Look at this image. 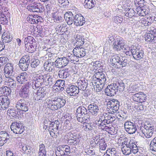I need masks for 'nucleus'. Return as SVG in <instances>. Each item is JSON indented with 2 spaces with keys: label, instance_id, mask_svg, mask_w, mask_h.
I'll list each match as a JSON object with an SVG mask.
<instances>
[{
  "label": "nucleus",
  "instance_id": "1",
  "mask_svg": "<svg viewBox=\"0 0 156 156\" xmlns=\"http://www.w3.org/2000/svg\"><path fill=\"white\" fill-rule=\"evenodd\" d=\"M106 80V76L103 72H96L93 76L90 86H92L97 92L102 90Z\"/></svg>",
  "mask_w": 156,
  "mask_h": 156
},
{
  "label": "nucleus",
  "instance_id": "2",
  "mask_svg": "<svg viewBox=\"0 0 156 156\" xmlns=\"http://www.w3.org/2000/svg\"><path fill=\"white\" fill-rule=\"evenodd\" d=\"M138 122L139 125H137L138 129H139L140 132L144 134L146 138L151 137L152 136L155 129L154 126L148 123L145 124L141 120L138 121Z\"/></svg>",
  "mask_w": 156,
  "mask_h": 156
},
{
  "label": "nucleus",
  "instance_id": "3",
  "mask_svg": "<svg viewBox=\"0 0 156 156\" xmlns=\"http://www.w3.org/2000/svg\"><path fill=\"white\" fill-rule=\"evenodd\" d=\"M89 112L87 109L84 106H80L76 110L75 114L77 120L80 122H85L89 118Z\"/></svg>",
  "mask_w": 156,
  "mask_h": 156
},
{
  "label": "nucleus",
  "instance_id": "4",
  "mask_svg": "<svg viewBox=\"0 0 156 156\" xmlns=\"http://www.w3.org/2000/svg\"><path fill=\"white\" fill-rule=\"evenodd\" d=\"M47 74L41 70L38 71L36 73L34 78L35 83L34 86L32 87L33 89L38 88L44 85V83L45 82Z\"/></svg>",
  "mask_w": 156,
  "mask_h": 156
},
{
  "label": "nucleus",
  "instance_id": "5",
  "mask_svg": "<svg viewBox=\"0 0 156 156\" xmlns=\"http://www.w3.org/2000/svg\"><path fill=\"white\" fill-rule=\"evenodd\" d=\"M113 66L117 68L122 69L123 67L126 66L127 64V60L125 58L123 59L120 55L119 54H115L110 59Z\"/></svg>",
  "mask_w": 156,
  "mask_h": 156
},
{
  "label": "nucleus",
  "instance_id": "6",
  "mask_svg": "<svg viewBox=\"0 0 156 156\" xmlns=\"http://www.w3.org/2000/svg\"><path fill=\"white\" fill-rule=\"evenodd\" d=\"M81 138V136L78 132H73L71 133L69 138L65 139V142H67L69 145L76 146L78 145Z\"/></svg>",
  "mask_w": 156,
  "mask_h": 156
},
{
  "label": "nucleus",
  "instance_id": "7",
  "mask_svg": "<svg viewBox=\"0 0 156 156\" xmlns=\"http://www.w3.org/2000/svg\"><path fill=\"white\" fill-rule=\"evenodd\" d=\"M47 88L45 87L40 88L37 92L34 93V99L40 102H42L44 101L46 98V94L48 93Z\"/></svg>",
  "mask_w": 156,
  "mask_h": 156
},
{
  "label": "nucleus",
  "instance_id": "8",
  "mask_svg": "<svg viewBox=\"0 0 156 156\" xmlns=\"http://www.w3.org/2000/svg\"><path fill=\"white\" fill-rule=\"evenodd\" d=\"M30 57L29 55H25L20 59L18 65L20 69L23 71L27 70L30 67Z\"/></svg>",
  "mask_w": 156,
  "mask_h": 156
},
{
  "label": "nucleus",
  "instance_id": "9",
  "mask_svg": "<svg viewBox=\"0 0 156 156\" xmlns=\"http://www.w3.org/2000/svg\"><path fill=\"white\" fill-rule=\"evenodd\" d=\"M31 86V83L29 82L22 86L19 91L20 97L23 98H28L29 95V89Z\"/></svg>",
  "mask_w": 156,
  "mask_h": 156
},
{
  "label": "nucleus",
  "instance_id": "10",
  "mask_svg": "<svg viewBox=\"0 0 156 156\" xmlns=\"http://www.w3.org/2000/svg\"><path fill=\"white\" fill-rule=\"evenodd\" d=\"M137 123H133L130 121H127L124 124V127L126 131L129 134L134 133L137 130Z\"/></svg>",
  "mask_w": 156,
  "mask_h": 156
},
{
  "label": "nucleus",
  "instance_id": "11",
  "mask_svg": "<svg viewBox=\"0 0 156 156\" xmlns=\"http://www.w3.org/2000/svg\"><path fill=\"white\" fill-rule=\"evenodd\" d=\"M28 102L23 99L19 100L16 103V107L18 110L26 112L29 109Z\"/></svg>",
  "mask_w": 156,
  "mask_h": 156
},
{
  "label": "nucleus",
  "instance_id": "12",
  "mask_svg": "<svg viewBox=\"0 0 156 156\" xmlns=\"http://www.w3.org/2000/svg\"><path fill=\"white\" fill-rule=\"evenodd\" d=\"M12 78H15L18 82L23 83L27 80L28 78L27 73L26 72L21 73H14Z\"/></svg>",
  "mask_w": 156,
  "mask_h": 156
},
{
  "label": "nucleus",
  "instance_id": "13",
  "mask_svg": "<svg viewBox=\"0 0 156 156\" xmlns=\"http://www.w3.org/2000/svg\"><path fill=\"white\" fill-rule=\"evenodd\" d=\"M12 131L16 134H21L24 130V127L22 124L17 122H14L10 126Z\"/></svg>",
  "mask_w": 156,
  "mask_h": 156
},
{
  "label": "nucleus",
  "instance_id": "14",
  "mask_svg": "<svg viewBox=\"0 0 156 156\" xmlns=\"http://www.w3.org/2000/svg\"><path fill=\"white\" fill-rule=\"evenodd\" d=\"M29 8L33 12L42 13L45 11L43 4L40 3L34 2L30 4Z\"/></svg>",
  "mask_w": 156,
  "mask_h": 156
},
{
  "label": "nucleus",
  "instance_id": "15",
  "mask_svg": "<svg viewBox=\"0 0 156 156\" xmlns=\"http://www.w3.org/2000/svg\"><path fill=\"white\" fill-rule=\"evenodd\" d=\"M132 55L136 60H139L143 58L144 51L141 48L135 47L132 50Z\"/></svg>",
  "mask_w": 156,
  "mask_h": 156
},
{
  "label": "nucleus",
  "instance_id": "16",
  "mask_svg": "<svg viewBox=\"0 0 156 156\" xmlns=\"http://www.w3.org/2000/svg\"><path fill=\"white\" fill-rule=\"evenodd\" d=\"M10 103V100L7 96H0V110H5L8 108Z\"/></svg>",
  "mask_w": 156,
  "mask_h": 156
},
{
  "label": "nucleus",
  "instance_id": "17",
  "mask_svg": "<svg viewBox=\"0 0 156 156\" xmlns=\"http://www.w3.org/2000/svg\"><path fill=\"white\" fill-rule=\"evenodd\" d=\"M13 66L11 63H7L4 68V75L6 78L10 77L15 72L13 71Z\"/></svg>",
  "mask_w": 156,
  "mask_h": 156
},
{
  "label": "nucleus",
  "instance_id": "18",
  "mask_svg": "<svg viewBox=\"0 0 156 156\" xmlns=\"http://www.w3.org/2000/svg\"><path fill=\"white\" fill-rule=\"evenodd\" d=\"M148 33L145 35V39L146 41L151 43L153 37H155V34L156 31V28L154 27H151L147 29Z\"/></svg>",
  "mask_w": 156,
  "mask_h": 156
},
{
  "label": "nucleus",
  "instance_id": "19",
  "mask_svg": "<svg viewBox=\"0 0 156 156\" xmlns=\"http://www.w3.org/2000/svg\"><path fill=\"white\" fill-rule=\"evenodd\" d=\"M119 106V102L117 99H112L108 103V107L113 110V112L114 113L118 110Z\"/></svg>",
  "mask_w": 156,
  "mask_h": 156
},
{
  "label": "nucleus",
  "instance_id": "20",
  "mask_svg": "<svg viewBox=\"0 0 156 156\" xmlns=\"http://www.w3.org/2000/svg\"><path fill=\"white\" fill-rule=\"evenodd\" d=\"M124 45V42L122 40H120L119 38L116 39L112 45L114 50L118 51L123 49Z\"/></svg>",
  "mask_w": 156,
  "mask_h": 156
},
{
  "label": "nucleus",
  "instance_id": "21",
  "mask_svg": "<svg viewBox=\"0 0 156 156\" xmlns=\"http://www.w3.org/2000/svg\"><path fill=\"white\" fill-rule=\"evenodd\" d=\"M10 138L9 134L5 131H0V146L6 143Z\"/></svg>",
  "mask_w": 156,
  "mask_h": 156
},
{
  "label": "nucleus",
  "instance_id": "22",
  "mask_svg": "<svg viewBox=\"0 0 156 156\" xmlns=\"http://www.w3.org/2000/svg\"><path fill=\"white\" fill-rule=\"evenodd\" d=\"M136 11L140 16H144L150 13V9L148 5H145L141 7L136 8Z\"/></svg>",
  "mask_w": 156,
  "mask_h": 156
},
{
  "label": "nucleus",
  "instance_id": "23",
  "mask_svg": "<svg viewBox=\"0 0 156 156\" xmlns=\"http://www.w3.org/2000/svg\"><path fill=\"white\" fill-rule=\"evenodd\" d=\"M117 92V89L115 86L114 83L110 85H108L105 90V92L108 96H114Z\"/></svg>",
  "mask_w": 156,
  "mask_h": 156
},
{
  "label": "nucleus",
  "instance_id": "24",
  "mask_svg": "<svg viewBox=\"0 0 156 156\" xmlns=\"http://www.w3.org/2000/svg\"><path fill=\"white\" fill-rule=\"evenodd\" d=\"M88 110L92 115L96 116L99 113V108L98 104L94 102L89 105L88 106Z\"/></svg>",
  "mask_w": 156,
  "mask_h": 156
},
{
  "label": "nucleus",
  "instance_id": "25",
  "mask_svg": "<svg viewBox=\"0 0 156 156\" xmlns=\"http://www.w3.org/2000/svg\"><path fill=\"white\" fill-rule=\"evenodd\" d=\"M85 19L81 14H77L74 16V24L76 26H81L85 23Z\"/></svg>",
  "mask_w": 156,
  "mask_h": 156
},
{
  "label": "nucleus",
  "instance_id": "26",
  "mask_svg": "<svg viewBox=\"0 0 156 156\" xmlns=\"http://www.w3.org/2000/svg\"><path fill=\"white\" fill-rule=\"evenodd\" d=\"M36 41L34 38L31 42L27 43L25 45V50L29 53H31L34 52L36 49Z\"/></svg>",
  "mask_w": 156,
  "mask_h": 156
},
{
  "label": "nucleus",
  "instance_id": "27",
  "mask_svg": "<svg viewBox=\"0 0 156 156\" xmlns=\"http://www.w3.org/2000/svg\"><path fill=\"white\" fill-rule=\"evenodd\" d=\"M66 91L67 94L71 96H75L79 92L77 86L74 85L68 87Z\"/></svg>",
  "mask_w": 156,
  "mask_h": 156
},
{
  "label": "nucleus",
  "instance_id": "28",
  "mask_svg": "<svg viewBox=\"0 0 156 156\" xmlns=\"http://www.w3.org/2000/svg\"><path fill=\"white\" fill-rule=\"evenodd\" d=\"M101 118L104 119L106 124H108V126H110V124L112 123L116 119L115 117L107 113L103 114L101 116Z\"/></svg>",
  "mask_w": 156,
  "mask_h": 156
},
{
  "label": "nucleus",
  "instance_id": "29",
  "mask_svg": "<svg viewBox=\"0 0 156 156\" xmlns=\"http://www.w3.org/2000/svg\"><path fill=\"white\" fill-rule=\"evenodd\" d=\"M87 80L84 78L78 80L77 83L78 88L79 90L84 91L85 90L87 86Z\"/></svg>",
  "mask_w": 156,
  "mask_h": 156
},
{
  "label": "nucleus",
  "instance_id": "30",
  "mask_svg": "<svg viewBox=\"0 0 156 156\" xmlns=\"http://www.w3.org/2000/svg\"><path fill=\"white\" fill-rule=\"evenodd\" d=\"M99 129L103 130H107L110 128V126L108 124H107L104 119L100 118L97 123Z\"/></svg>",
  "mask_w": 156,
  "mask_h": 156
},
{
  "label": "nucleus",
  "instance_id": "31",
  "mask_svg": "<svg viewBox=\"0 0 156 156\" xmlns=\"http://www.w3.org/2000/svg\"><path fill=\"white\" fill-rule=\"evenodd\" d=\"M45 78V82L44 83V85L51 86L55 84L56 80L55 78L52 77L50 74L47 73Z\"/></svg>",
  "mask_w": 156,
  "mask_h": 156
},
{
  "label": "nucleus",
  "instance_id": "32",
  "mask_svg": "<svg viewBox=\"0 0 156 156\" xmlns=\"http://www.w3.org/2000/svg\"><path fill=\"white\" fill-rule=\"evenodd\" d=\"M2 39H3V43L10 42L12 39V37L10 34L7 31L4 32L2 36Z\"/></svg>",
  "mask_w": 156,
  "mask_h": 156
},
{
  "label": "nucleus",
  "instance_id": "33",
  "mask_svg": "<svg viewBox=\"0 0 156 156\" xmlns=\"http://www.w3.org/2000/svg\"><path fill=\"white\" fill-rule=\"evenodd\" d=\"M75 40L76 42L75 44L76 46L78 47L79 48L84 44V39L83 37L79 34H76L75 37Z\"/></svg>",
  "mask_w": 156,
  "mask_h": 156
},
{
  "label": "nucleus",
  "instance_id": "34",
  "mask_svg": "<svg viewBox=\"0 0 156 156\" xmlns=\"http://www.w3.org/2000/svg\"><path fill=\"white\" fill-rule=\"evenodd\" d=\"M13 76L8 78L9 79L6 82L5 84L8 86L9 87L12 89H14L16 87V82L15 78H12Z\"/></svg>",
  "mask_w": 156,
  "mask_h": 156
},
{
  "label": "nucleus",
  "instance_id": "35",
  "mask_svg": "<svg viewBox=\"0 0 156 156\" xmlns=\"http://www.w3.org/2000/svg\"><path fill=\"white\" fill-rule=\"evenodd\" d=\"M47 103L48 108L52 110H55L58 108V105L56 104V103L55 99L53 100L47 101Z\"/></svg>",
  "mask_w": 156,
  "mask_h": 156
},
{
  "label": "nucleus",
  "instance_id": "36",
  "mask_svg": "<svg viewBox=\"0 0 156 156\" xmlns=\"http://www.w3.org/2000/svg\"><path fill=\"white\" fill-rule=\"evenodd\" d=\"M114 83L117 91L118 90L120 91H122L124 90L125 88L124 84L122 81L121 80L116 81Z\"/></svg>",
  "mask_w": 156,
  "mask_h": 156
},
{
  "label": "nucleus",
  "instance_id": "37",
  "mask_svg": "<svg viewBox=\"0 0 156 156\" xmlns=\"http://www.w3.org/2000/svg\"><path fill=\"white\" fill-rule=\"evenodd\" d=\"M56 104L58 105V108L63 107L66 104V100L61 97H57L55 98Z\"/></svg>",
  "mask_w": 156,
  "mask_h": 156
},
{
  "label": "nucleus",
  "instance_id": "38",
  "mask_svg": "<svg viewBox=\"0 0 156 156\" xmlns=\"http://www.w3.org/2000/svg\"><path fill=\"white\" fill-rule=\"evenodd\" d=\"M63 146L60 145L55 149V153L56 156H66L67 155L65 154L64 151Z\"/></svg>",
  "mask_w": 156,
  "mask_h": 156
},
{
  "label": "nucleus",
  "instance_id": "39",
  "mask_svg": "<svg viewBox=\"0 0 156 156\" xmlns=\"http://www.w3.org/2000/svg\"><path fill=\"white\" fill-rule=\"evenodd\" d=\"M69 73L68 69L60 70L58 73L59 77L61 78H66L69 76Z\"/></svg>",
  "mask_w": 156,
  "mask_h": 156
},
{
  "label": "nucleus",
  "instance_id": "40",
  "mask_svg": "<svg viewBox=\"0 0 156 156\" xmlns=\"http://www.w3.org/2000/svg\"><path fill=\"white\" fill-rule=\"evenodd\" d=\"M54 62H49L48 61L45 62L44 65V67L46 71H51L54 69Z\"/></svg>",
  "mask_w": 156,
  "mask_h": 156
},
{
  "label": "nucleus",
  "instance_id": "41",
  "mask_svg": "<svg viewBox=\"0 0 156 156\" xmlns=\"http://www.w3.org/2000/svg\"><path fill=\"white\" fill-rule=\"evenodd\" d=\"M39 147L38 156H46V151L45 145L42 144L39 145Z\"/></svg>",
  "mask_w": 156,
  "mask_h": 156
},
{
  "label": "nucleus",
  "instance_id": "42",
  "mask_svg": "<svg viewBox=\"0 0 156 156\" xmlns=\"http://www.w3.org/2000/svg\"><path fill=\"white\" fill-rule=\"evenodd\" d=\"M18 110L17 109H9L7 110V114L8 115L13 117H18V115L19 116V112H18Z\"/></svg>",
  "mask_w": 156,
  "mask_h": 156
},
{
  "label": "nucleus",
  "instance_id": "43",
  "mask_svg": "<svg viewBox=\"0 0 156 156\" xmlns=\"http://www.w3.org/2000/svg\"><path fill=\"white\" fill-rule=\"evenodd\" d=\"M99 146V149L100 151L101 152V151L105 150L106 148L107 145L105 142V141L104 138H102L101 139L100 141L98 144V146Z\"/></svg>",
  "mask_w": 156,
  "mask_h": 156
},
{
  "label": "nucleus",
  "instance_id": "44",
  "mask_svg": "<svg viewBox=\"0 0 156 156\" xmlns=\"http://www.w3.org/2000/svg\"><path fill=\"white\" fill-rule=\"evenodd\" d=\"M129 145L130 147L132 149L131 152L133 154H135L138 152V147L135 144V142L133 140H131Z\"/></svg>",
  "mask_w": 156,
  "mask_h": 156
},
{
  "label": "nucleus",
  "instance_id": "45",
  "mask_svg": "<svg viewBox=\"0 0 156 156\" xmlns=\"http://www.w3.org/2000/svg\"><path fill=\"white\" fill-rule=\"evenodd\" d=\"M85 8L90 9L94 7V4L93 0H85L83 3Z\"/></svg>",
  "mask_w": 156,
  "mask_h": 156
},
{
  "label": "nucleus",
  "instance_id": "46",
  "mask_svg": "<svg viewBox=\"0 0 156 156\" xmlns=\"http://www.w3.org/2000/svg\"><path fill=\"white\" fill-rule=\"evenodd\" d=\"M131 47L127 46H124V48L122 49V51L125 53L127 56H130L132 55V50Z\"/></svg>",
  "mask_w": 156,
  "mask_h": 156
},
{
  "label": "nucleus",
  "instance_id": "47",
  "mask_svg": "<svg viewBox=\"0 0 156 156\" xmlns=\"http://www.w3.org/2000/svg\"><path fill=\"white\" fill-rule=\"evenodd\" d=\"M122 151L123 154L125 155H129L131 152V150L130 146H125L122 147Z\"/></svg>",
  "mask_w": 156,
  "mask_h": 156
},
{
  "label": "nucleus",
  "instance_id": "48",
  "mask_svg": "<svg viewBox=\"0 0 156 156\" xmlns=\"http://www.w3.org/2000/svg\"><path fill=\"white\" fill-rule=\"evenodd\" d=\"M1 91L2 94L5 95L4 96H9L10 94L11 90L9 87L5 86L2 88Z\"/></svg>",
  "mask_w": 156,
  "mask_h": 156
},
{
  "label": "nucleus",
  "instance_id": "49",
  "mask_svg": "<svg viewBox=\"0 0 156 156\" xmlns=\"http://www.w3.org/2000/svg\"><path fill=\"white\" fill-rule=\"evenodd\" d=\"M86 51L84 48H78V52L76 54V57L79 58L83 57L86 55Z\"/></svg>",
  "mask_w": 156,
  "mask_h": 156
},
{
  "label": "nucleus",
  "instance_id": "50",
  "mask_svg": "<svg viewBox=\"0 0 156 156\" xmlns=\"http://www.w3.org/2000/svg\"><path fill=\"white\" fill-rule=\"evenodd\" d=\"M65 81L64 80H59L56 81L55 83L53 86L54 88H55V87H60L64 88L65 87Z\"/></svg>",
  "mask_w": 156,
  "mask_h": 156
},
{
  "label": "nucleus",
  "instance_id": "51",
  "mask_svg": "<svg viewBox=\"0 0 156 156\" xmlns=\"http://www.w3.org/2000/svg\"><path fill=\"white\" fill-rule=\"evenodd\" d=\"M66 24H65L61 23L57 26L55 28L56 31L65 32L66 30Z\"/></svg>",
  "mask_w": 156,
  "mask_h": 156
},
{
  "label": "nucleus",
  "instance_id": "52",
  "mask_svg": "<svg viewBox=\"0 0 156 156\" xmlns=\"http://www.w3.org/2000/svg\"><path fill=\"white\" fill-rule=\"evenodd\" d=\"M140 94H141V95L140 96V98L137 99V100H135V101L139 102L140 103L145 102L146 101L147 96L143 92H140Z\"/></svg>",
  "mask_w": 156,
  "mask_h": 156
},
{
  "label": "nucleus",
  "instance_id": "53",
  "mask_svg": "<svg viewBox=\"0 0 156 156\" xmlns=\"http://www.w3.org/2000/svg\"><path fill=\"white\" fill-rule=\"evenodd\" d=\"M104 155L105 156H119L114 148H112L108 153L105 154Z\"/></svg>",
  "mask_w": 156,
  "mask_h": 156
},
{
  "label": "nucleus",
  "instance_id": "54",
  "mask_svg": "<svg viewBox=\"0 0 156 156\" xmlns=\"http://www.w3.org/2000/svg\"><path fill=\"white\" fill-rule=\"evenodd\" d=\"M150 147L151 150L156 151V137L151 141Z\"/></svg>",
  "mask_w": 156,
  "mask_h": 156
},
{
  "label": "nucleus",
  "instance_id": "55",
  "mask_svg": "<svg viewBox=\"0 0 156 156\" xmlns=\"http://www.w3.org/2000/svg\"><path fill=\"white\" fill-rule=\"evenodd\" d=\"M32 147L29 145H25L23 146L22 149L23 151L27 154H30L31 151Z\"/></svg>",
  "mask_w": 156,
  "mask_h": 156
},
{
  "label": "nucleus",
  "instance_id": "56",
  "mask_svg": "<svg viewBox=\"0 0 156 156\" xmlns=\"http://www.w3.org/2000/svg\"><path fill=\"white\" fill-rule=\"evenodd\" d=\"M86 121L85 122H83V129L86 131L92 130L93 128V127L91 126V124L88 123H86Z\"/></svg>",
  "mask_w": 156,
  "mask_h": 156
},
{
  "label": "nucleus",
  "instance_id": "57",
  "mask_svg": "<svg viewBox=\"0 0 156 156\" xmlns=\"http://www.w3.org/2000/svg\"><path fill=\"white\" fill-rule=\"evenodd\" d=\"M135 15V12L133 9H129L127 12L125 13V16L129 18H131Z\"/></svg>",
  "mask_w": 156,
  "mask_h": 156
},
{
  "label": "nucleus",
  "instance_id": "58",
  "mask_svg": "<svg viewBox=\"0 0 156 156\" xmlns=\"http://www.w3.org/2000/svg\"><path fill=\"white\" fill-rule=\"evenodd\" d=\"M144 0H134V4L137 8L144 6Z\"/></svg>",
  "mask_w": 156,
  "mask_h": 156
},
{
  "label": "nucleus",
  "instance_id": "59",
  "mask_svg": "<svg viewBox=\"0 0 156 156\" xmlns=\"http://www.w3.org/2000/svg\"><path fill=\"white\" fill-rule=\"evenodd\" d=\"M112 19L113 22L118 24H120L123 21L122 18L117 16L113 17Z\"/></svg>",
  "mask_w": 156,
  "mask_h": 156
},
{
  "label": "nucleus",
  "instance_id": "60",
  "mask_svg": "<svg viewBox=\"0 0 156 156\" xmlns=\"http://www.w3.org/2000/svg\"><path fill=\"white\" fill-rule=\"evenodd\" d=\"M30 66L31 67L35 68L39 65L40 62L39 60L37 59H33L31 60Z\"/></svg>",
  "mask_w": 156,
  "mask_h": 156
},
{
  "label": "nucleus",
  "instance_id": "61",
  "mask_svg": "<svg viewBox=\"0 0 156 156\" xmlns=\"http://www.w3.org/2000/svg\"><path fill=\"white\" fill-rule=\"evenodd\" d=\"M36 15H29L27 18L28 22L32 24H34L36 23Z\"/></svg>",
  "mask_w": 156,
  "mask_h": 156
},
{
  "label": "nucleus",
  "instance_id": "62",
  "mask_svg": "<svg viewBox=\"0 0 156 156\" xmlns=\"http://www.w3.org/2000/svg\"><path fill=\"white\" fill-rule=\"evenodd\" d=\"M37 28V35L42 37L44 36V34L43 32V28L41 26H38L36 27Z\"/></svg>",
  "mask_w": 156,
  "mask_h": 156
},
{
  "label": "nucleus",
  "instance_id": "63",
  "mask_svg": "<svg viewBox=\"0 0 156 156\" xmlns=\"http://www.w3.org/2000/svg\"><path fill=\"white\" fill-rule=\"evenodd\" d=\"M61 61L60 58H58L54 62L55 66L58 68H62L63 65Z\"/></svg>",
  "mask_w": 156,
  "mask_h": 156
},
{
  "label": "nucleus",
  "instance_id": "64",
  "mask_svg": "<svg viewBox=\"0 0 156 156\" xmlns=\"http://www.w3.org/2000/svg\"><path fill=\"white\" fill-rule=\"evenodd\" d=\"M8 59L7 57H2L0 58V67L6 64Z\"/></svg>",
  "mask_w": 156,
  "mask_h": 156
}]
</instances>
